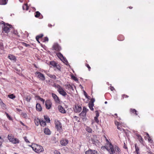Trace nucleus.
I'll use <instances>...</instances> for the list:
<instances>
[{
	"label": "nucleus",
	"mask_w": 154,
	"mask_h": 154,
	"mask_svg": "<svg viewBox=\"0 0 154 154\" xmlns=\"http://www.w3.org/2000/svg\"><path fill=\"white\" fill-rule=\"evenodd\" d=\"M8 97L9 98H10L11 99H13L14 98H15L16 97L13 94L8 95Z\"/></svg>",
	"instance_id": "4c0bfd02"
},
{
	"label": "nucleus",
	"mask_w": 154,
	"mask_h": 154,
	"mask_svg": "<svg viewBox=\"0 0 154 154\" xmlns=\"http://www.w3.org/2000/svg\"><path fill=\"white\" fill-rule=\"evenodd\" d=\"M117 128L118 129L121 131H125V130L122 128V125L121 123L118 125Z\"/></svg>",
	"instance_id": "a878e982"
},
{
	"label": "nucleus",
	"mask_w": 154,
	"mask_h": 154,
	"mask_svg": "<svg viewBox=\"0 0 154 154\" xmlns=\"http://www.w3.org/2000/svg\"><path fill=\"white\" fill-rule=\"evenodd\" d=\"M85 65L86 66V67L88 68V70L89 71H90L91 68L90 66H89V65L88 64H86Z\"/></svg>",
	"instance_id": "5fc2aeb1"
},
{
	"label": "nucleus",
	"mask_w": 154,
	"mask_h": 154,
	"mask_svg": "<svg viewBox=\"0 0 154 154\" xmlns=\"http://www.w3.org/2000/svg\"><path fill=\"white\" fill-rule=\"evenodd\" d=\"M124 146L123 147L124 148H125V149H127L128 147H127V146L125 145V143H124Z\"/></svg>",
	"instance_id": "0e129e2a"
},
{
	"label": "nucleus",
	"mask_w": 154,
	"mask_h": 154,
	"mask_svg": "<svg viewBox=\"0 0 154 154\" xmlns=\"http://www.w3.org/2000/svg\"><path fill=\"white\" fill-rule=\"evenodd\" d=\"M148 140L149 142H151L152 140V139L150 137H148Z\"/></svg>",
	"instance_id": "680f3d73"
},
{
	"label": "nucleus",
	"mask_w": 154,
	"mask_h": 154,
	"mask_svg": "<svg viewBox=\"0 0 154 154\" xmlns=\"http://www.w3.org/2000/svg\"><path fill=\"white\" fill-rule=\"evenodd\" d=\"M50 77L51 78L53 79H56V76L54 75H51Z\"/></svg>",
	"instance_id": "09e8293b"
},
{
	"label": "nucleus",
	"mask_w": 154,
	"mask_h": 154,
	"mask_svg": "<svg viewBox=\"0 0 154 154\" xmlns=\"http://www.w3.org/2000/svg\"><path fill=\"white\" fill-rule=\"evenodd\" d=\"M82 110L81 107L79 105H75V107L74 108V112L76 113L80 112L82 111Z\"/></svg>",
	"instance_id": "1a4fd4ad"
},
{
	"label": "nucleus",
	"mask_w": 154,
	"mask_h": 154,
	"mask_svg": "<svg viewBox=\"0 0 154 154\" xmlns=\"http://www.w3.org/2000/svg\"><path fill=\"white\" fill-rule=\"evenodd\" d=\"M21 115L24 118H27L28 117L27 114L24 112H23L21 113Z\"/></svg>",
	"instance_id": "ea45409f"
},
{
	"label": "nucleus",
	"mask_w": 154,
	"mask_h": 154,
	"mask_svg": "<svg viewBox=\"0 0 154 154\" xmlns=\"http://www.w3.org/2000/svg\"><path fill=\"white\" fill-rule=\"evenodd\" d=\"M85 154H97V152L94 150L89 149L87 151L85 152Z\"/></svg>",
	"instance_id": "ddd939ff"
},
{
	"label": "nucleus",
	"mask_w": 154,
	"mask_h": 154,
	"mask_svg": "<svg viewBox=\"0 0 154 154\" xmlns=\"http://www.w3.org/2000/svg\"><path fill=\"white\" fill-rule=\"evenodd\" d=\"M106 140L108 142L107 144L108 145L106 146V149L110 154H114L115 153V151L113 146L110 142H109L107 139H106Z\"/></svg>",
	"instance_id": "7ed1b4c3"
},
{
	"label": "nucleus",
	"mask_w": 154,
	"mask_h": 154,
	"mask_svg": "<svg viewBox=\"0 0 154 154\" xmlns=\"http://www.w3.org/2000/svg\"><path fill=\"white\" fill-rule=\"evenodd\" d=\"M110 89L112 91H113V90L115 89L113 87H110Z\"/></svg>",
	"instance_id": "69168bd1"
},
{
	"label": "nucleus",
	"mask_w": 154,
	"mask_h": 154,
	"mask_svg": "<svg viewBox=\"0 0 154 154\" xmlns=\"http://www.w3.org/2000/svg\"><path fill=\"white\" fill-rule=\"evenodd\" d=\"M44 117L45 120L47 122H50V120L49 118L47 116H44Z\"/></svg>",
	"instance_id": "f704fd0d"
},
{
	"label": "nucleus",
	"mask_w": 154,
	"mask_h": 154,
	"mask_svg": "<svg viewBox=\"0 0 154 154\" xmlns=\"http://www.w3.org/2000/svg\"><path fill=\"white\" fill-rule=\"evenodd\" d=\"M48 41V38L47 37H45L44 38V42H46V41Z\"/></svg>",
	"instance_id": "bf43d9fd"
},
{
	"label": "nucleus",
	"mask_w": 154,
	"mask_h": 154,
	"mask_svg": "<svg viewBox=\"0 0 154 154\" xmlns=\"http://www.w3.org/2000/svg\"><path fill=\"white\" fill-rule=\"evenodd\" d=\"M58 109L59 110V112L62 113H64L66 112L65 110L60 105H59L58 106Z\"/></svg>",
	"instance_id": "6ab92c4d"
},
{
	"label": "nucleus",
	"mask_w": 154,
	"mask_h": 154,
	"mask_svg": "<svg viewBox=\"0 0 154 154\" xmlns=\"http://www.w3.org/2000/svg\"><path fill=\"white\" fill-rule=\"evenodd\" d=\"M88 106L90 109L91 111H93L94 110V109L93 108V107L94 106V103H88Z\"/></svg>",
	"instance_id": "bb28decb"
},
{
	"label": "nucleus",
	"mask_w": 154,
	"mask_h": 154,
	"mask_svg": "<svg viewBox=\"0 0 154 154\" xmlns=\"http://www.w3.org/2000/svg\"><path fill=\"white\" fill-rule=\"evenodd\" d=\"M40 120L38 119H35L34 120V122L35 125L37 126H38L40 123Z\"/></svg>",
	"instance_id": "cd10ccee"
},
{
	"label": "nucleus",
	"mask_w": 154,
	"mask_h": 154,
	"mask_svg": "<svg viewBox=\"0 0 154 154\" xmlns=\"http://www.w3.org/2000/svg\"><path fill=\"white\" fill-rule=\"evenodd\" d=\"M7 0H0V5H5L7 3Z\"/></svg>",
	"instance_id": "c85d7f7f"
},
{
	"label": "nucleus",
	"mask_w": 154,
	"mask_h": 154,
	"mask_svg": "<svg viewBox=\"0 0 154 154\" xmlns=\"http://www.w3.org/2000/svg\"><path fill=\"white\" fill-rule=\"evenodd\" d=\"M86 115V113L85 112L82 111V112L79 114V115L80 116H82L83 117L85 116Z\"/></svg>",
	"instance_id": "79ce46f5"
},
{
	"label": "nucleus",
	"mask_w": 154,
	"mask_h": 154,
	"mask_svg": "<svg viewBox=\"0 0 154 154\" xmlns=\"http://www.w3.org/2000/svg\"><path fill=\"white\" fill-rule=\"evenodd\" d=\"M57 64V63L53 61H51L50 63V65L52 66L54 68H55V67L56 66V65Z\"/></svg>",
	"instance_id": "7c9ffc66"
},
{
	"label": "nucleus",
	"mask_w": 154,
	"mask_h": 154,
	"mask_svg": "<svg viewBox=\"0 0 154 154\" xmlns=\"http://www.w3.org/2000/svg\"><path fill=\"white\" fill-rule=\"evenodd\" d=\"M129 96L125 94H123L122 95V99H124L125 98H128Z\"/></svg>",
	"instance_id": "49530a36"
},
{
	"label": "nucleus",
	"mask_w": 154,
	"mask_h": 154,
	"mask_svg": "<svg viewBox=\"0 0 154 154\" xmlns=\"http://www.w3.org/2000/svg\"><path fill=\"white\" fill-rule=\"evenodd\" d=\"M136 136L137 137V139L138 140L140 143L141 144H143L144 143V140L141 136L140 135L138 134H136Z\"/></svg>",
	"instance_id": "f8f14e48"
},
{
	"label": "nucleus",
	"mask_w": 154,
	"mask_h": 154,
	"mask_svg": "<svg viewBox=\"0 0 154 154\" xmlns=\"http://www.w3.org/2000/svg\"><path fill=\"white\" fill-rule=\"evenodd\" d=\"M40 124L41 126L43 127L45 126L46 124L45 122L42 120L40 121Z\"/></svg>",
	"instance_id": "473e14b6"
},
{
	"label": "nucleus",
	"mask_w": 154,
	"mask_h": 154,
	"mask_svg": "<svg viewBox=\"0 0 154 154\" xmlns=\"http://www.w3.org/2000/svg\"><path fill=\"white\" fill-rule=\"evenodd\" d=\"M22 43L23 45L25 46V47H30V45H29V44H27L24 42H22Z\"/></svg>",
	"instance_id": "c03bdc74"
},
{
	"label": "nucleus",
	"mask_w": 154,
	"mask_h": 154,
	"mask_svg": "<svg viewBox=\"0 0 154 154\" xmlns=\"http://www.w3.org/2000/svg\"><path fill=\"white\" fill-rule=\"evenodd\" d=\"M0 48L1 50H3L4 49L3 45L2 43H0Z\"/></svg>",
	"instance_id": "6e6d98bb"
},
{
	"label": "nucleus",
	"mask_w": 154,
	"mask_h": 154,
	"mask_svg": "<svg viewBox=\"0 0 154 154\" xmlns=\"http://www.w3.org/2000/svg\"><path fill=\"white\" fill-rule=\"evenodd\" d=\"M32 147L33 150L38 153L43 152L44 150L42 146L36 144H32Z\"/></svg>",
	"instance_id": "f03ea898"
},
{
	"label": "nucleus",
	"mask_w": 154,
	"mask_h": 154,
	"mask_svg": "<svg viewBox=\"0 0 154 154\" xmlns=\"http://www.w3.org/2000/svg\"><path fill=\"white\" fill-rule=\"evenodd\" d=\"M35 74L38 78L42 81H44L45 80V76L43 74L38 72H36Z\"/></svg>",
	"instance_id": "423d86ee"
},
{
	"label": "nucleus",
	"mask_w": 154,
	"mask_h": 154,
	"mask_svg": "<svg viewBox=\"0 0 154 154\" xmlns=\"http://www.w3.org/2000/svg\"><path fill=\"white\" fill-rule=\"evenodd\" d=\"M130 112L131 114H135L136 116L138 115L137 112L135 109H130Z\"/></svg>",
	"instance_id": "a211bd4d"
},
{
	"label": "nucleus",
	"mask_w": 154,
	"mask_h": 154,
	"mask_svg": "<svg viewBox=\"0 0 154 154\" xmlns=\"http://www.w3.org/2000/svg\"><path fill=\"white\" fill-rule=\"evenodd\" d=\"M56 55L57 57L61 60H64V57L63 55L60 52L57 53L56 54Z\"/></svg>",
	"instance_id": "aec40b11"
},
{
	"label": "nucleus",
	"mask_w": 154,
	"mask_h": 154,
	"mask_svg": "<svg viewBox=\"0 0 154 154\" xmlns=\"http://www.w3.org/2000/svg\"><path fill=\"white\" fill-rule=\"evenodd\" d=\"M68 140L66 139L62 140L60 142V144L63 146L66 145L68 143Z\"/></svg>",
	"instance_id": "2eb2a0df"
},
{
	"label": "nucleus",
	"mask_w": 154,
	"mask_h": 154,
	"mask_svg": "<svg viewBox=\"0 0 154 154\" xmlns=\"http://www.w3.org/2000/svg\"><path fill=\"white\" fill-rule=\"evenodd\" d=\"M54 154H61L60 152L57 150L54 151Z\"/></svg>",
	"instance_id": "4d7b16f0"
},
{
	"label": "nucleus",
	"mask_w": 154,
	"mask_h": 154,
	"mask_svg": "<svg viewBox=\"0 0 154 154\" xmlns=\"http://www.w3.org/2000/svg\"><path fill=\"white\" fill-rule=\"evenodd\" d=\"M38 99L39 100H40L41 101H42L43 102V103H44V102H45V100L43 99V98H42L41 97H38Z\"/></svg>",
	"instance_id": "3c124183"
},
{
	"label": "nucleus",
	"mask_w": 154,
	"mask_h": 154,
	"mask_svg": "<svg viewBox=\"0 0 154 154\" xmlns=\"http://www.w3.org/2000/svg\"><path fill=\"white\" fill-rule=\"evenodd\" d=\"M45 105L46 109H49L51 106L52 103L50 100H46L45 101Z\"/></svg>",
	"instance_id": "9b49d317"
},
{
	"label": "nucleus",
	"mask_w": 154,
	"mask_h": 154,
	"mask_svg": "<svg viewBox=\"0 0 154 154\" xmlns=\"http://www.w3.org/2000/svg\"><path fill=\"white\" fill-rule=\"evenodd\" d=\"M86 130L89 133H91L92 131V129L90 127L86 126L85 128Z\"/></svg>",
	"instance_id": "2f4dec72"
},
{
	"label": "nucleus",
	"mask_w": 154,
	"mask_h": 154,
	"mask_svg": "<svg viewBox=\"0 0 154 154\" xmlns=\"http://www.w3.org/2000/svg\"><path fill=\"white\" fill-rule=\"evenodd\" d=\"M52 96L54 98L55 102L57 103H60V100L57 96L55 94H52Z\"/></svg>",
	"instance_id": "9d476101"
},
{
	"label": "nucleus",
	"mask_w": 154,
	"mask_h": 154,
	"mask_svg": "<svg viewBox=\"0 0 154 154\" xmlns=\"http://www.w3.org/2000/svg\"><path fill=\"white\" fill-rule=\"evenodd\" d=\"M26 100L28 102H29L31 99V97L30 96H27L26 98Z\"/></svg>",
	"instance_id": "e433bc0d"
},
{
	"label": "nucleus",
	"mask_w": 154,
	"mask_h": 154,
	"mask_svg": "<svg viewBox=\"0 0 154 154\" xmlns=\"http://www.w3.org/2000/svg\"><path fill=\"white\" fill-rule=\"evenodd\" d=\"M8 58L11 60L15 61L16 58L13 55L10 54L8 56Z\"/></svg>",
	"instance_id": "4be33fe9"
},
{
	"label": "nucleus",
	"mask_w": 154,
	"mask_h": 154,
	"mask_svg": "<svg viewBox=\"0 0 154 154\" xmlns=\"http://www.w3.org/2000/svg\"><path fill=\"white\" fill-rule=\"evenodd\" d=\"M88 110V109H87L85 107H83V110L82 111L85 112V113L86 114V113Z\"/></svg>",
	"instance_id": "37998d69"
},
{
	"label": "nucleus",
	"mask_w": 154,
	"mask_h": 154,
	"mask_svg": "<svg viewBox=\"0 0 154 154\" xmlns=\"http://www.w3.org/2000/svg\"><path fill=\"white\" fill-rule=\"evenodd\" d=\"M33 65L36 68H38L37 66L35 64H33Z\"/></svg>",
	"instance_id": "774afa93"
},
{
	"label": "nucleus",
	"mask_w": 154,
	"mask_h": 154,
	"mask_svg": "<svg viewBox=\"0 0 154 154\" xmlns=\"http://www.w3.org/2000/svg\"><path fill=\"white\" fill-rule=\"evenodd\" d=\"M96 116L95 117H98L99 116V113L98 111L97 110L95 111Z\"/></svg>",
	"instance_id": "603ef678"
},
{
	"label": "nucleus",
	"mask_w": 154,
	"mask_h": 154,
	"mask_svg": "<svg viewBox=\"0 0 154 154\" xmlns=\"http://www.w3.org/2000/svg\"><path fill=\"white\" fill-rule=\"evenodd\" d=\"M115 151H117L118 152H119L120 149L117 146H116L115 147Z\"/></svg>",
	"instance_id": "864d4df0"
},
{
	"label": "nucleus",
	"mask_w": 154,
	"mask_h": 154,
	"mask_svg": "<svg viewBox=\"0 0 154 154\" xmlns=\"http://www.w3.org/2000/svg\"><path fill=\"white\" fill-rule=\"evenodd\" d=\"M22 7L23 10L27 11L29 9V7L28 6V4L27 3L24 4L23 6Z\"/></svg>",
	"instance_id": "393cba45"
},
{
	"label": "nucleus",
	"mask_w": 154,
	"mask_h": 154,
	"mask_svg": "<svg viewBox=\"0 0 154 154\" xmlns=\"http://www.w3.org/2000/svg\"><path fill=\"white\" fill-rule=\"evenodd\" d=\"M115 123L116 125L117 126H118V125H119L120 124H121L120 122H119L117 121H116L115 122Z\"/></svg>",
	"instance_id": "052dcab7"
},
{
	"label": "nucleus",
	"mask_w": 154,
	"mask_h": 154,
	"mask_svg": "<svg viewBox=\"0 0 154 154\" xmlns=\"http://www.w3.org/2000/svg\"><path fill=\"white\" fill-rule=\"evenodd\" d=\"M97 138V137L96 135H93V137H91V140L93 143L96 144V143H97L98 140Z\"/></svg>",
	"instance_id": "dca6fc26"
},
{
	"label": "nucleus",
	"mask_w": 154,
	"mask_h": 154,
	"mask_svg": "<svg viewBox=\"0 0 154 154\" xmlns=\"http://www.w3.org/2000/svg\"><path fill=\"white\" fill-rule=\"evenodd\" d=\"M23 138L24 139V140L27 143H29V141L28 140V139L27 138V137L26 136L24 137H23Z\"/></svg>",
	"instance_id": "8fccbe9b"
},
{
	"label": "nucleus",
	"mask_w": 154,
	"mask_h": 154,
	"mask_svg": "<svg viewBox=\"0 0 154 154\" xmlns=\"http://www.w3.org/2000/svg\"><path fill=\"white\" fill-rule=\"evenodd\" d=\"M3 24V26L2 27V30L5 33L8 34L12 28V26L7 23H6L3 21H2L0 22V24Z\"/></svg>",
	"instance_id": "f257e3e1"
},
{
	"label": "nucleus",
	"mask_w": 154,
	"mask_h": 154,
	"mask_svg": "<svg viewBox=\"0 0 154 154\" xmlns=\"http://www.w3.org/2000/svg\"><path fill=\"white\" fill-rule=\"evenodd\" d=\"M35 17L36 18H38L42 19L43 18L42 15L38 11L35 12Z\"/></svg>",
	"instance_id": "4468645a"
},
{
	"label": "nucleus",
	"mask_w": 154,
	"mask_h": 154,
	"mask_svg": "<svg viewBox=\"0 0 154 154\" xmlns=\"http://www.w3.org/2000/svg\"><path fill=\"white\" fill-rule=\"evenodd\" d=\"M0 105L3 109H6V105L2 102L0 103Z\"/></svg>",
	"instance_id": "58836bf2"
},
{
	"label": "nucleus",
	"mask_w": 154,
	"mask_h": 154,
	"mask_svg": "<svg viewBox=\"0 0 154 154\" xmlns=\"http://www.w3.org/2000/svg\"><path fill=\"white\" fill-rule=\"evenodd\" d=\"M44 133L46 135H50L51 134V132L48 128H45L44 131Z\"/></svg>",
	"instance_id": "412c9836"
},
{
	"label": "nucleus",
	"mask_w": 154,
	"mask_h": 154,
	"mask_svg": "<svg viewBox=\"0 0 154 154\" xmlns=\"http://www.w3.org/2000/svg\"><path fill=\"white\" fill-rule=\"evenodd\" d=\"M36 108L37 111L38 112H40L42 110V108L41 105L38 103H37L36 104Z\"/></svg>",
	"instance_id": "f3484780"
},
{
	"label": "nucleus",
	"mask_w": 154,
	"mask_h": 154,
	"mask_svg": "<svg viewBox=\"0 0 154 154\" xmlns=\"http://www.w3.org/2000/svg\"><path fill=\"white\" fill-rule=\"evenodd\" d=\"M54 68H55V70L57 69L58 70H60V67L57 63Z\"/></svg>",
	"instance_id": "c9c22d12"
},
{
	"label": "nucleus",
	"mask_w": 154,
	"mask_h": 154,
	"mask_svg": "<svg viewBox=\"0 0 154 154\" xmlns=\"http://www.w3.org/2000/svg\"><path fill=\"white\" fill-rule=\"evenodd\" d=\"M66 88L69 90H73L72 87L70 84L66 85Z\"/></svg>",
	"instance_id": "72a5a7b5"
},
{
	"label": "nucleus",
	"mask_w": 154,
	"mask_h": 154,
	"mask_svg": "<svg viewBox=\"0 0 154 154\" xmlns=\"http://www.w3.org/2000/svg\"><path fill=\"white\" fill-rule=\"evenodd\" d=\"M84 95L87 98H88V96L86 92L84 91Z\"/></svg>",
	"instance_id": "e2e57ef3"
},
{
	"label": "nucleus",
	"mask_w": 154,
	"mask_h": 154,
	"mask_svg": "<svg viewBox=\"0 0 154 154\" xmlns=\"http://www.w3.org/2000/svg\"><path fill=\"white\" fill-rule=\"evenodd\" d=\"M52 48L54 50L59 52L61 50V47L57 43H55L52 46Z\"/></svg>",
	"instance_id": "0eeeda50"
},
{
	"label": "nucleus",
	"mask_w": 154,
	"mask_h": 154,
	"mask_svg": "<svg viewBox=\"0 0 154 154\" xmlns=\"http://www.w3.org/2000/svg\"><path fill=\"white\" fill-rule=\"evenodd\" d=\"M118 39L120 41H123L124 39V37L122 35H119L118 37Z\"/></svg>",
	"instance_id": "b1692460"
},
{
	"label": "nucleus",
	"mask_w": 154,
	"mask_h": 154,
	"mask_svg": "<svg viewBox=\"0 0 154 154\" xmlns=\"http://www.w3.org/2000/svg\"><path fill=\"white\" fill-rule=\"evenodd\" d=\"M135 152H136L137 154H140V149L139 147L137 146V143L135 144Z\"/></svg>",
	"instance_id": "5701e85b"
},
{
	"label": "nucleus",
	"mask_w": 154,
	"mask_h": 154,
	"mask_svg": "<svg viewBox=\"0 0 154 154\" xmlns=\"http://www.w3.org/2000/svg\"><path fill=\"white\" fill-rule=\"evenodd\" d=\"M71 78L73 79L75 81H78V79L77 78V77H75V76H74V75H72L71 76Z\"/></svg>",
	"instance_id": "a18cd8bd"
},
{
	"label": "nucleus",
	"mask_w": 154,
	"mask_h": 154,
	"mask_svg": "<svg viewBox=\"0 0 154 154\" xmlns=\"http://www.w3.org/2000/svg\"><path fill=\"white\" fill-rule=\"evenodd\" d=\"M43 35L42 34H40L38 35H37L36 37V40L39 42L40 43L38 40L40 38H41L42 37Z\"/></svg>",
	"instance_id": "c756f323"
},
{
	"label": "nucleus",
	"mask_w": 154,
	"mask_h": 154,
	"mask_svg": "<svg viewBox=\"0 0 154 154\" xmlns=\"http://www.w3.org/2000/svg\"><path fill=\"white\" fill-rule=\"evenodd\" d=\"M5 114L6 115V116L7 117L8 119L10 120H12V117L10 116L6 112H5Z\"/></svg>",
	"instance_id": "a19ab883"
},
{
	"label": "nucleus",
	"mask_w": 154,
	"mask_h": 154,
	"mask_svg": "<svg viewBox=\"0 0 154 154\" xmlns=\"http://www.w3.org/2000/svg\"><path fill=\"white\" fill-rule=\"evenodd\" d=\"M55 127L57 131H60L62 129V126L60 122L57 121L55 122Z\"/></svg>",
	"instance_id": "6e6552de"
},
{
	"label": "nucleus",
	"mask_w": 154,
	"mask_h": 154,
	"mask_svg": "<svg viewBox=\"0 0 154 154\" xmlns=\"http://www.w3.org/2000/svg\"><path fill=\"white\" fill-rule=\"evenodd\" d=\"M95 101V99H94V98H92L91 100V101L90 102V103H94V102Z\"/></svg>",
	"instance_id": "13d9d810"
},
{
	"label": "nucleus",
	"mask_w": 154,
	"mask_h": 154,
	"mask_svg": "<svg viewBox=\"0 0 154 154\" xmlns=\"http://www.w3.org/2000/svg\"><path fill=\"white\" fill-rule=\"evenodd\" d=\"M97 117H95L94 118V120H95V121L97 123H98L99 122V120L98 119Z\"/></svg>",
	"instance_id": "de8ad7c7"
},
{
	"label": "nucleus",
	"mask_w": 154,
	"mask_h": 154,
	"mask_svg": "<svg viewBox=\"0 0 154 154\" xmlns=\"http://www.w3.org/2000/svg\"><path fill=\"white\" fill-rule=\"evenodd\" d=\"M56 87L57 88V91L60 94L63 96H66L67 95V93L61 86L59 85H56Z\"/></svg>",
	"instance_id": "20e7f679"
},
{
	"label": "nucleus",
	"mask_w": 154,
	"mask_h": 154,
	"mask_svg": "<svg viewBox=\"0 0 154 154\" xmlns=\"http://www.w3.org/2000/svg\"><path fill=\"white\" fill-rule=\"evenodd\" d=\"M8 138L9 140L13 143H18L19 142V140L17 138H14L12 134H9Z\"/></svg>",
	"instance_id": "39448f33"
},
{
	"label": "nucleus",
	"mask_w": 154,
	"mask_h": 154,
	"mask_svg": "<svg viewBox=\"0 0 154 154\" xmlns=\"http://www.w3.org/2000/svg\"><path fill=\"white\" fill-rule=\"evenodd\" d=\"M20 123L23 126H25V125L21 121H20Z\"/></svg>",
	"instance_id": "338daca9"
}]
</instances>
